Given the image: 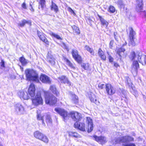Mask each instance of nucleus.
Instances as JSON below:
<instances>
[{
	"mask_svg": "<svg viewBox=\"0 0 146 146\" xmlns=\"http://www.w3.org/2000/svg\"><path fill=\"white\" fill-rule=\"evenodd\" d=\"M116 33H114V36L116 40H117V38H116Z\"/></svg>",
	"mask_w": 146,
	"mask_h": 146,
	"instance_id": "nucleus-54",
	"label": "nucleus"
},
{
	"mask_svg": "<svg viewBox=\"0 0 146 146\" xmlns=\"http://www.w3.org/2000/svg\"><path fill=\"white\" fill-rule=\"evenodd\" d=\"M40 80L42 82L44 83L50 84L51 82L49 77L44 74L41 75L40 77Z\"/></svg>",
	"mask_w": 146,
	"mask_h": 146,
	"instance_id": "nucleus-18",
	"label": "nucleus"
},
{
	"mask_svg": "<svg viewBox=\"0 0 146 146\" xmlns=\"http://www.w3.org/2000/svg\"><path fill=\"white\" fill-rule=\"evenodd\" d=\"M98 54L99 56L104 60H105L106 58V57L104 54V52L102 51L101 49L100 48L98 51Z\"/></svg>",
	"mask_w": 146,
	"mask_h": 146,
	"instance_id": "nucleus-27",
	"label": "nucleus"
},
{
	"mask_svg": "<svg viewBox=\"0 0 146 146\" xmlns=\"http://www.w3.org/2000/svg\"><path fill=\"white\" fill-rule=\"evenodd\" d=\"M48 33L52 37H54L57 39L61 40L62 39V38L58 35L52 32H49Z\"/></svg>",
	"mask_w": 146,
	"mask_h": 146,
	"instance_id": "nucleus-29",
	"label": "nucleus"
},
{
	"mask_svg": "<svg viewBox=\"0 0 146 146\" xmlns=\"http://www.w3.org/2000/svg\"><path fill=\"white\" fill-rule=\"evenodd\" d=\"M67 10L71 13L73 14L74 15H75V13L74 12V11L70 7H68L67 9Z\"/></svg>",
	"mask_w": 146,
	"mask_h": 146,
	"instance_id": "nucleus-45",
	"label": "nucleus"
},
{
	"mask_svg": "<svg viewBox=\"0 0 146 146\" xmlns=\"http://www.w3.org/2000/svg\"><path fill=\"white\" fill-rule=\"evenodd\" d=\"M18 95L21 100H28L29 98L27 92L25 91L21 90L18 92Z\"/></svg>",
	"mask_w": 146,
	"mask_h": 146,
	"instance_id": "nucleus-11",
	"label": "nucleus"
},
{
	"mask_svg": "<svg viewBox=\"0 0 146 146\" xmlns=\"http://www.w3.org/2000/svg\"><path fill=\"white\" fill-rule=\"evenodd\" d=\"M51 9L54 11L55 13H57L58 11V6L56 4L54 3L52 1V5L51 6Z\"/></svg>",
	"mask_w": 146,
	"mask_h": 146,
	"instance_id": "nucleus-28",
	"label": "nucleus"
},
{
	"mask_svg": "<svg viewBox=\"0 0 146 146\" xmlns=\"http://www.w3.org/2000/svg\"><path fill=\"white\" fill-rule=\"evenodd\" d=\"M72 54L73 58L78 63H80L81 62L82 58L81 56L78 54V51L77 50L75 49H73Z\"/></svg>",
	"mask_w": 146,
	"mask_h": 146,
	"instance_id": "nucleus-9",
	"label": "nucleus"
},
{
	"mask_svg": "<svg viewBox=\"0 0 146 146\" xmlns=\"http://www.w3.org/2000/svg\"><path fill=\"white\" fill-rule=\"evenodd\" d=\"M59 80L61 83L64 84H70V83L68 80L67 78L64 76H61L58 78Z\"/></svg>",
	"mask_w": 146,
	"mask_h": 146,
	"instance_id": "nucleus-21",
	"label": "nucleus"
},
{
	"mask_svg": "<svg viewBox=\"0 0 146 146\" xmlns=\"http://www.w3.org/2000/svg\"><path fill=\"white\" fill-rule=\"evenodd\" d=\"M85 49L87 51L89 52L92 55H94V52L93 49L90 48L89 46H85Z\"/></svg>",
	"mask_w": 146,
	"mask_h": 146,
	"instance_id": "nucleus-35",
	"label": "nucleus"
},
{
	"mask_svg": "<svg viewBox=\"0 0 146 146\" xmlns=\"http://www.w3.org/2000/svg\"><path fill=\"white\" fill-rule=\"evenodd\" d=\"M72 100L74 101L75 103H77L78 102V97L75 94H72L71 96Z\"/></svg>",
	"mask_w": 146,
	"mask_h": 146,
	"instance_id": "nucleus-40",
	"label": "nucleus"
},
{
	"mask_svg": "<svg viewBox=\"0 0 146 146\" xmlns=\"http://www.w3.org/2000/svg\"><path fill=\"white\" fill-rule=\"evenodd\" d=\"M59 80L61 83L64 84H70V83L68 80L67 78L64 76H61L58 78Z\"/></svg>",
	"mask_w": 146,
	"mask_h": 146,
	"instance_id": "nucleus-20",
	"label": "nucleus"
},
{
	"mask_svg": "<svg viewBox=\"0 0 146 146\" xmlns=\"http://www.w3.org/2000/svg\"><path fill=\"white\" fill-rule=\"evenodd\" d=\"M70 115L72 119L76 121H79L82 118L81 114L76 111H73L71 112Z\"/></svg>",
	"mask_w": 146,
	"mask_h": 146,
	"instance_id": "nucleus-8",
	"label": "nucleus"
},
{
	"mask_svg": "<svg viewBox=\"0 0 146 146\" xmlns=\"http://www.w3.org/2000/svg\"><path fill=\"white\" fill-rule=\"evenodd\" d=\"M20 61L23 65H25L27 63V60L23 57L20 58Z\"/></svg>",
	"mask_w": 146,
	"mask_h": 146,
	"instance_id": "nucleus-37",
	"label": "nucleus"
},
{
	"mask_svg": "<svg viewBox=\"0 0 146 146\" xmlns=\"http://www.w3.org/2000/svg\"><path fill=\"white\" fill-rule=\"evenodd\" d=\"M139 55H135L134 52H132L130 56V58L131 60H134L132 66L131 72L132 73L136 72L139 68V65L138 62V59Z\"/></svg>",
	"mask_w": 146,
	"mask_h": 146,
	"instance_id": "nucleus-4",
	"label": "nucleus"
},
{
	"mask_svg": "<svg viewBox=\"0 0 146 146\" xmlns=\"http://www.w3.org/2000/svg\"><path fill=\"white\" fill-rule=\"evenodd\" d=\"M114 66L116 68H117L119 66L117 63H114Z\"/></svg>",
	"mask_w": 146,
	"mask_h": 146,
	"instance_id": "nucleus-53",
	"label": "nucleus"
},
{
	"mask_svg": "<svg viewBox=\"0 0 146 146\" xmlns=\"http://www.w3.org/2000/svg\"><path fill=\"white\" fill-rule=\"evenodd\" d=\"M32 98V104L34 106H38L39 105L43 104V100L41 96V94L40 92H38L35 96Z\"/></svg>",
	"mask_w": 146,
	"mask_h": 146,
	"instance_id": "nucleus-5",
	"label": "nucleus"
},
{
	"mask_svg": "<svg viewBox=\"0 0 146 146\" xmlns=\"http://www.w3.org/2000/svg\"><path fill=\"white\" fill-rule=\"evenodd\" d=\"M46 121L47 123H50L52 122V120L50 116H48L47 117V118H46Z\"/></svg>",
	"mask_w": 146,
	"mask_h": 146,
	"instance_id": "nucleus-46",
	"label": "nucleus"
},
{
	"mask_svg": "<svg viewBox=\"0 0 146 146\" xmlns=\"http://www.w3.org/2000/svg\"><path fill=\"white\" fill-rule=\"evenodd\" d=\"M117 4L118 5H119V6H121L123 5V2L121 0H119L117 1Z\"/></svg>",
	"mask_w": 146,
	"mask_h": 146,
	"instance_id": "nucleus-47",
	"label": "nucleus"
},
{
	"mask_svg": "<svg viewBox=\"0 0 146 146\" xmlns=\"http://www.w3.org/2000/svg\"><path fill=\"white\" fill-rule=\"evenodd\" d=\"M115 51L117 54L119 56V57L120 58L121 55L123 54V52L125 51V49L123 48H121L117 49Z\"/></svg>",
	"mask_w": 146,
	"mask_h": 146,
	"instance_id": "nucleus-24",
	"label": "nucleus"
},
{
	"mask_svg": "<svg viewBox=\"0 0 146 146\" xmlns=\"http://www.w3.org/2000/svg\"><path fill=\"white\" fill-rule=\"evenodd\" d=\"M55 110L62 116L64 119L68 118L67 113L64 110L59 108H56L55 109Z\"/></svg>",
	"mask_w": 146,
	"mask_h": 146,
	"instance_id": "nucleus-16",
	"label": "nucleus"
},
{
	"mask_svg": "<svg viewBox=\"0 0 146 146\" xmlns=\"http://www.w3.org/2000/svg\"><path fill=\"white\" fill-rule=\"evenodd\" d=\"M115 11V8L113 6H110L108 9V11L111 13H114Z\"/></svg>",
	"mask_w": 146,
	"mask_h": 146,
	"instance_id": "nucleus-39",
	"label": "nucleus"
},
{
	"mask_svg": "<svg viewBox=\"0 0 146 146\" xmlns=\"http://www.w3.org/2000/svg\"><path fill=\"white\" fill-rule=\"evenodd\" d=\"M40 0L39 2L40 5L39 6V8L40 9L41 8L42 9H43L45 6V0Z\"/></svg>",
	"mask_w": 146,
	"mask_h": 146,
	"instance_id": "nucleus-34",
	"label": "nucleus"
},
{
	"mask_svg": "<svg viewBox=\"0 0 146 146\" xmlns=\"http://www.w3.org/2000/svg\"><path fill=\"white\" fill-rule=\"evenodd\" d=\"M34 137L36 139L40 140L42 138L43 134L38 131H35L34 134Z\"/></svg>",
	"mask_w": 146,
	"mask_h": 146,
	"instance_id": "nucleus-25",
	"label": "nucleus"
},
{
	"mask_svg": "<svg viewBox=\"0 0 146 146\" xmlns=\"http://www.w3.org/2000/svg\"><path fill=\"white\" fill-rule=\"evenodd\" d=\"M36 89L35 85L33 83L30 84L28 88V91L31 97H33L35 95Z\"/></svg>",
	"mask_w": 146,
	"mask_h": 146,
	"instance_id": "nucleus-13",
	"label": "nucleus"
},
{
	"mask_svg": "<svg viewBox=\"0 0 146 146\" xmlns=\"http://www.w3.org/2000/svg\"><path fill=\"white\" fill-rule=\"evenodd\" d=\"M30 5L31 7L30 8V10L32 12H34V10L32 7V5H31V3H30Z\"/></svg>",
	"mask_w": 146,
	"mask_h": 146,
	"instance_id": "nucleus-51",
	"label": "nucleus"
},
{
	"mask_svg": "<svg viewBox=\"0 0 146 146\" xmlns=\"http://www.w3.org/2000/svg\"><path fill=\"white\" fill-rule=\"evenodd\" d=\"M109 61L110 62H112L113 61V58L110 56H109L108 57Z\"/></svg>",
	"mask_w": 146,
	"mask_h": 146,
	"instance_id": "nucleus-49",
	"label": "nucleus"
},
{
	"mask_svg": "<svg viewBox=\"0 0 146 146\" xmlns=\"http://www.w3.org/2000/svg\"><path fill=\"white\" fill-rule=\"evenodd\" d=\"M105 86H106V84L103 83H100L98 85V88L100 89H103Z\"/></svg>",
	"mask_w": 146,
	"mask_h": 146,
	"instance_id": "nucleus-43",
	"label": "nucleus"
},
{
	"mask_svg": "<svg viewBox=\"0 0 146 146\" xmlns=\"http://www.w3.org/2000/svg\"><path fill=\"white\" fill-rule=\"evenodd\" d=\"M22 7L24 9H26V5L25 3H23V4L22 5Z\"/></svg>",
	"mask_w": 146,
	"mask_h": 146,
	"instance_id": "nucleus-50",
	"label": "nucleus"
},
{
	"mask_svg": "<svg viewBox=\"0 0 146 146\" xmlns=\"http://www.w3.org/2000/svg\"><path fill=\"white\" fill-rule=\"evenodd\" d=\"M37 34L40 39L42 41L44 42L47 45L49 44V42L46 38L45 36L44 35L43 33L38 31Z\"/></svg>",
	"mask_w": 146,
	"mask_h": 146,
	"instance_id": "nucleus-17",
	"label": "nucleus"
},
{
	"mask_svg": "<svg viewBox=\"0 0 146 146\" xmlns=\"http://www.w3.org/2000/svg\"><path fill=\"white\" fill-rule=\"evenodd\" d=\"M0 146H3L2 144H0Z\"/></svg>",
	"mask_w": 146,
	"mask_h": 146,
	"instance_id": "nucleus-55",
	"label": "nucleus"
},
{
	"mask_svg": "<svg viewBox=\"0 0 146 146\" xmlns=\"http://www.w3.org/2000/svg\"><path fill=\"white\" fill-rule=\"evenodd\" d=\"M37 119L38 120H42V122L43 123V120L44 119V116H42L40 114H38L37 115Z\"/></svg>",
	"mask_w": 146,
	"mask_h": 146,
	"instance_id": "nucleus-42",
	"label": "nucleus"
},
{
	"mask_svg": "<svg viewBox=\"0 0 146 146\" xmlns=\"http://www.w3.org/2000/svg\"><path fill=\"white\" fill-rule=\"evenodd\" d=\"M5 62L3 60H1V63H0V65L1 67L2 68L5 67Z\"/></svg>",
	"mask_w": 146,
	"mask_h": 146,
	"instance_id": "nucleus-44",
	"label": "nucleus"
},
{
	"mask_svg": "<svg viewBox=\"0 0 146 146\" xmlns=\"http://www.w3.org/2000/svg\"><path fill=\"white\" fill-rule=\"evenodd\" d=\"M73 29H74V31H75L77 34H78L80 33V31L79 28L77 27L74 26L73 27Z\"/></svg>",
	"mask_w": 146,
	"mask_h": 146,
	"instance_id": "nucleus-41",
	"label": "nucleus"
},
{
	"mask_svg": "<svg viewBox=\"0 0 146 146\" xmlns=\"http://www.w3.org/2000/svg\"><path fill=\"white\" fill-rule=\"evenodd\" d=\"M133 140V138L128 135L124 136H119L114 139L113 141V144H114L123 143V145L124 146H136L134 143L126 144L127 142L131 141Z\"/></svg>",
	"mask_w": 146,
	"mask_h": 146,
	"instance_id": "nucleus-2",
	"label": "nucleus"
},
{
	"mask_svg": "<svg viewBox=\"0 0 146 146\" xmlns=\"http://www.w3.org/2000/svg\"><path fill=\"white\" fill-rule=\"evenodd\" d=\"M15 109L17 112L19 114H23L25 112L24 107L22 105L19 104H17L16 105Z\"/></svg>",
	"mask_w": 146,
	"mask_h": 146,
	"instance_id": "nucleus-15",
	"label": "nucleus"
},
{
	"mask_svg": "<svg viewBox=\"0 0 146 146\" xmlns=\"http://www.w3.org/2000/svg\"><path fill=\"white\" fill-rule=\"evenodd\" d=\"M138 60L140 63H142L143 61H144L146 64V56L144 55L141 56H139Z\"/></svg>",
	"mask_w": 146,
	"mask_h": 146,
	"instance_id": "nucleus-30",
	"label": "nucleus"
},
{
	"mask_svg": "<svg viewBox=\"0 0 146 146\" xmlns=\"http://www.w3.org/2000/svg\"><path fill=\"white\" fill-rule=\"evenodd\" d=\"M98 16L99 18L101 24L105 26L107 28L108 25V23L103 18L100 16L99 15H98Z\"/></svg>",
	"mask_w": 146,
	"mask_h": 146,
	"instance_id": "nucleus-22",
	"label": "nucleus"
},
{
	"mask_svg": "<svg viewBox=\"0 0 146 146\" xmlns=\"http://www.w3.org/2000/svg\"><path fill=\"white\" fill-rule=\"evenodd\" d=\"M142 0H137L136 11L140 15L145 16L146 15V12L143 9Z\"/></svg>",
	"mask_w": 146,
	"mask_h": 146,
	"instance_id": "nucleus-7",
	"label": "nucleus"
},
{
	"mask_svg": "<svg viewBox=\"0 0 146 146\" xmlns=\"http://www.w3.org/2000/svg\"><path fill=\"white\" fill-rule=\"evenodd\" d=\"M94 139L100 143L103 144L107 141L106 138L104 136L98 137L96 135L93 136Z\"/></svg>",
	"mask_w": 146,
	"mask_h": 146,
	"instance_id": "nucleus-14",
	"label": "nucleus"
},
{
	"mask_svg": "<svg viewBox=\"0 0 146 146\" xmlns=\"http://www.w3.org/2000/svg\"><path fill=\"white\" fill-rule=\"evenodd\" d=\"M64 61L66 62V64L68 65L71 68L74 70L76 69L74 65L71 62H70L67 59L65 58H64Z\"/></svg>",
	"mask_w": 146,
	"mask_h": 146,
	"instance_id": "nucleus-23",
	"label": "nucleus"
},
{
	"mask_svg": "<svg viewBox=\"0 0 146 146\" xmlns=\"http://www.w3.org/2000/svg\"><path fill=\"white\" fill-rule=\"evenodd\" d=\"M86 125H85L83 122H76L74 124V127L82 131H85V129H88V132L91 131L93 129V122L92 119L89 117H87L86 119Z\"/></svg>",
	"mask_w": 146,
	"mask_h": 146,
	"instance_id": "nucleus-1",
	"label": "nucleus"
},
{
	"mask_svg": "<svg viewBox=\"0 0 146 146\" xmlns=\"http://www.w3.org/2000/svg\"><path fill=\"white\" fill-rule=\"evenodd\" d=\"M113 40H111L110 44V48H112L113 47Z\"/></svg>",
	"mask_w": 146,
	"mask_h": 146,
	"instance_id": "nucleus-48",
	"label": "nucleus"
},
{
	"mask_svg": "<svg viewBox=\"0 0 146 146\" xmlns=\"http://www.w3.org/2000/svg\"><path fill=\"white\" fill-rule=\"evenodd\" d=\"M82 67L86 70H88L89 69V64H85L83 63L81 64Z\"/></svg>",
	"mask_w": 146,
	"mask_h": 146,
	"instance_id": "nucleus-38",
	"label": "nucleus"
},
{
	"mask_svg": "<svg viewBox=\"0 0 146 146\" xmlns=\"http://www.w3.org/2000/svg\"><path fill=\"white\" fill-rule=\"evenodd\" d=\"M25 74L27 80H33L36 82H39L38 74L36 71L27 69L25 71Z\"/></svg>",
	"mask_w": 146,
	"mask_h": 146,
	"instance_id": "nucleus-3",
	"label": "nucleus"
},
{
	"mask_svg": "<svg viewBox=\"0 0 146 146\" xmlns=\"http://www.w3.org/2000/svg\"><path fill=\"white\" fill-rule=\"evenodd\" d=\"M47 60L52 65H54L55 64V60L52 56H49L48 55L47 58Z\"/></svg>",
	"mask_w": 146,
	"mask_h": 146,
	"instance_id": "nucleus-32",
	"label": "nucleus"
},
{
	"mask_svg": "<svg viewBox=\"0 0 146 146\" xmlns=\"http://www.w3.org/2000/svg\"><path fill=\"white\" fill-rule=\"evenodd\" d=\"M45 102L46 104L50 105L54 104L56 102V99L52 94L47 92H44Z\"/></svg>",
	"mask_w": 146,
	"mask_h": 146,
	"instance_id": "nucleus-6",
	"label": "nucleus"
},
{
	"mask_svg": "<svg viewBox=\"0 0 146 146\" xmlns=\"http://www.w3.org/2000/svg\"><path fill=\"white\" fill-rule=\"evenodd\" d=\"M63 44L64 46V48L66 49L67 51H68L69 50L67 46H66L64 43H63Z\"/></svg>",
	"mask_w": 146,
	"mask_h": 146,
	"instance_id": "nucleus-52",
	"label": "nucleus"
},
{
	"mask_svg": "<svg viewBox=\"0 0 146 146\" xmlns=\"http://www.w3.org/2000/svg\"><path fill=\"white\" fill-rule=\"evenodd\" d=\"M50 90L52 92L57 96L59 94V92L56 90L55 86H51L50 87Z\"/></svg>",
	"mask_w": 146,
	"mask_h": 146,
	"instance_id": "nucleus-31",
	"label": "nucleus"
},
{
	"mask_svg": "<svg viewBox=\"0 0 146 146\" xmlns=\"http://www.w3.org/2000/svg\"><path fill=\"white\" fill-rule=\"evenodd\" d=\"M26 23L31 25V22L30 21H27L24 19L22 20L21 22L19 23L18 25L21 27H23Z\"/></svg>",
	"mask_w": 146,
	"mask_h": 146,
	"instance_id": "nucleus-26",
	"label": "nucleus"
},
{
	"mask_svg": "<svg viewBox=\"0 0 146 146\" xmlns=\"http://www.w3.org/2000/svg\"><path fill=\"white\" fill-rule=\"evenodd\" d=\"M135 32L132 29L131 30L129 34L130 42L133 46L136 45L137 43H136L137 39L134 37Z\"/></svg>",
	"mask_w": 146,
	"mask_h": 146,
	"instance_id": "nucleus-12",
	"label": "nucleus"
},
{
	"mask_svg": "<svg viewBox=\"0 0 146 146\" xmlns=\"http://www.w3.org/2000/svg\"><path fill=\"white\" fill-rule=\"evenodd\" d=\"M40 140L42 141L45 143H47L48 142V137L45 135H43L41 139H40Z\"/></svg>",
	"mask_w": 146,
	"mask_h": 146,
	"instance_id": "nucleus-36",
	"label": "nucleus"
},
{
	"mask_svg": "<svg viewBox=\"0 0 146 146\" xmlns=\"http://www.w3.org/2000/svg\"><path fill=\"white\" fill-rule=\"evenodd\" d=\"M69 135L70 136L74 137L76 138H80V136L76 133L75 132H69Z\"/></svg>",
	"mask_w": 146,
	"mask_h": 146,
	"instance_id": "nucleus-33",
	"label": "nucleus"
},
{
	"mask_svg": "<svg viewBox=\"0 0 146 146\" xmlns=\"http://www.w3.org/2000/svg\"><path fill=\"white\" fill-rule=\"evenodd\" d=\"M89 98L92 102H93L97 105H98L99 104V102L97 100V98L92 93H91L89 96Z\"/></svg>",
	"mask_w": 146,
	"mask_h": 146,
	"instance_id": "nucleus-19",
	"label": "nucleus"
},
{
	"mask_svg": "<svg viewBox=\"0 0 146 146\" xmlns=\"http://www.w3.org/2000/svg\"><path fill=\"white\" fill-rule=\"evenodd\" d=\"M106 89L107 93L109 95H111L114 94L115 91L114 88L109 84H106Z\"/></svg>",
	"mask_w": 146,
	"mask_h": 146,
	"instance_id": "nucleus-10",
	"label": "nucleus"
}]
</instances>
